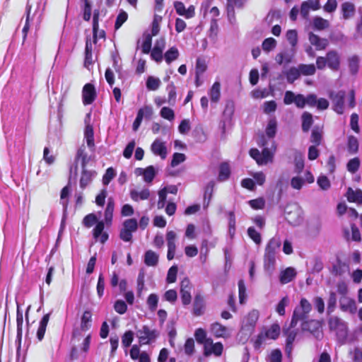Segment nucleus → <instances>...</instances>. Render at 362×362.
<instances>
[{"mask_svg": "<svg viewBox=\"0 0 362 362\" xmlns=\"http://www.w3.org/2000/svg\"><path fill=\"white\" fill-rule=\"evenodd\" d=\"M312 309L313 306L309 300L305 298H302L293 310L291 320V327H296L299 322L303 323V322L308 320Z\"/></svg>", "mask_w": 362, "mask_h": 362, "instance_id": "f257e3e1", "label": "nucleus"}, {"mask_svg": "<svg viewBox=\"0 0 362 362\" xmlns=\"http://www.w3.org/2000/svg\"><path fill=\"white\" fill-rule=\"evenodd\" d=\"M327 66L332 71H338L340 68V56L336 50H330L327 52L325 57H317L316 66L322 70Z\"/></svg>", "mask_w": 362, "mask_h": 362, "instance_id": "f03ea898", "label": "nucleus"}, {"mask_svg": "<svg viewBox=\"0 0 362 362\" xmlns=\"http://www.w3.org/2000/svg\"><path fill=\"white\" fill-rule=\"evenodd\" d=\"M328 326L330 331L335 333L339 341H344L347 337V324L337 316H332L328 319Z\"/></svg>", "mask_w": 362, "mask_h": 362, "instance_id": "7ed1b4c3", "label": "nucleus"}, {"mask_svg": "<svg viewBox=\"0 0 362 362\" xmlns=\"http://www.w3.org/2000/svg\"><path fill=\"white\" fill-rule=\"evenodd\" d=\"M280 326L278 324H273L269 328L262 331L257 337L255 341V348L259 349L267 339H276L280 334Z\"/></svg>", "mask_w": 362, "mask_h": 362, "instance_id": "20e7f679", "label": "nucleus"}, {"mask_svg": "<svg viewBox=\"0 0 362 362\" xmlns=\"http://www.w3.org/2000/svg\"><path fill=\"white\" fill-rule=\"evenodd\" d=\"M159 331L151 329L147 325H144L136 332V336L141 344H150L153 343L159 336Z\"/></svg>", "mask_w": 362, "mask_h": 362, "instance_id": "39448f33", "label": "nucleus"}, {"mask_svg": "<svg viewBox=\"0 0 362 362\" xmlns=\"http://www.w3.org/2000/svg\"><path fill=\"white\" fill-rule=\"evenodd\" d=\"M303 332H309L315 339H321L323 336L322 324L317 320H307L300 325Z\"/></svg>", "mask_w": 362, "mask_h": 362, "instance_id": "423d86ee", "label": "nucleus"}, {"mask_svg": "<svg viewBox=\"0 0 362 362\" xmlns=\"http://www.w3.org/2000/svg\"><path fill=\"white\" fill-rule=\"evenodd\" d=\"M138 228V223L135 218L127 219L124 221L119 233V238L124 242H129L132 239V233Z\"/></svg>", "mask_w": 362, "mask_h": 362, "instance_id": "0eeeda50", "label": "nucleus"}, {"mask_svg": "<svg viewBox=\"0 0 362 362\" xmlns=\"http://www.w3.org/2000/svg\"><path fill=\"white\" fill-rule=\"evenodd\" d=\"M284 214L285 218L291 225H298L302 221L300 209L296 204H287Z\"/></svg>", "mask_w": 362, "mask_h": 362, "instance_id": "6e6552de", "label": "nucleus"}, {"mask_svg": "<svg viewBox=\"0 0 362 362\" xmlns=\"http://www.w3.org/2000/svg\"><path fill=\"white\" fill-rule=\"evenodd\" d=\"M92 325V313L90 310H86L81 318L80 327L73 331V337L81 336V332L88 330Z\"/></svg>", "mask_w": 362, "mask_h": 362, "instance_id": "1a4fd4ad", "label": "nucleus"}, {"mask_svg": "<svg viewBox=\"0 0 362 362\" xmlns=\"http://www.w3.org/2000/svg\"><path fill=\"white\" fill-rule=\"evenodd\" d=\"M192 285L189 279L185 278L180 282V296L182 303L184 305H187L191 303Z\"/></svg>", "mask_w": 362, "mask_h": 362, "instance_id": "9d476101", "label": "nucleus"}, {"mask_svg": "<svg viewBox=\"0 0 362 362\" xmlns=\"http://www.w3.org/2000/svg\"><path fill=\"white\" fill-rule=\"evenodd\" d=\"M97 97L96 90L93 84L88 83L84 85L82 90L83 103L85 105L92 104Z\"/></svg>", "mask_w": 362, "mask_h": 362, "instance_id": "9b49d317", "label": "nucleus"}, {"mask_svg": "<svg viewBox=\"0 0 362 362\" xmlns=\"http://www.w3.org/2000/svg\"><path fill=\"white\" fill-rule=\"evenodd\" d=\"M100 11L95 9L93 11V43L96 44L98 39L105 38V32L104 30H99Z\"/></svg>", "mask_w": 362, "mask_h": 362, "instance_id": "f8f14e48", "label": "nucleus"}, {"mask_svg": "<svg viewBox=\"0 0 362 362\" xmlns=\"http://www.w3.org/2000/svg\"><path fill=\"white\" fill-rule=\"evenodd\" d=\"M339 308L344 312L354 314L357 311V305L354 299L348 296H341L339 298Z\"/></svg>", "mask_w": 362, "mask_h": 362, "instance_id": "ddd939ff", "label": "nucleus"}, {"mask_svg": "<svg viewBox=\"0 0 362 362\" xmlns=\"http://www.w3.org/2000/svg\"><path fill=\"white\" fill-rule=\"evenodd\" d=\"M223 346L221 342L214 343L212 339H209L205 347L204 348V356H208L214 354L216 356H220L222 354Z\"/></svg>", "mask_w": 362, "mask_h": 362, "instance_id": "4468645a", "label": "nucleus"}, {"mask_svg": "<svg viewBox=\"0 0 362 362\" xmlns=\"http://www.w3.org/2000/svg\"><path fill=\"white\" fill-rule=\"evenodd\" d=\"M345 95L346 93L344 90H340L335 95H330V98L333 102V110L339 115L344 113Z\"/></svg>", "mask_w": 362, "mask_h": 362, "instance_id": "2eb2a0df", "label": "nucleus"}, {"mask_svg": "<svg viewBox=\"0 0 362 362\" xmlns=\"http://www.w3.org/2000/svg\"><path fill=\"white\" fill-rule=\"evenodd\" d=\"M308 40L317 51L325 50L329 45L328 39L322 38L313 32L308 33Z\"/></svg>", "mask_w": 362, "mask_h": 362, "instance_id": "dca6fc26", "label": "nucleus"}, {"mask_svg": "<svg viewBox=\"0 0 362 362\" xmlns=\"http://www.w3.org/2000/svg\"><path fill=\"white\" fill-rule=\"evenodd\" d=\"M16 322H17V340L19 342L18 349H17V359L16 362H20L19 358V351L21 349V341L22 339V333H23V313L20 310L19 306L17 307V313H16Z\"/></svg>", "mask_w": 362, "mask_h": 362, "instance_id": "f3484780", "label": "nucleus"}, {"mask_svg": "<svg viewBox=\"0 0 362 362\" xmlns=\"http://www.w3.org/2000/svg\"><path fill=\"white\" fill-rule=\"evenodd\" d=\"M345 197L349 202L356 203L358 205L362 204V190L361 189H354L352 187H348Z\"/></svg>", "mask_w": 362, "mask_h": 362, "instance_id": "a211bd4d", "label": "nucleus"}, {"mask_svg": "<svg viewBox=\"0 0 362 362\" xmlns=\"http://www.w3.org/2000/svg\"><path fill=\"white\" fill-rule=\"evenodd\" d=\"M151 151L156 156H159L162 159L167 156V148L164 142L160 139H156L151 144Z\"/></svg>", "mask_w": 362, "mask_h": 362, "instance_id": "6ab92c4d", "label": "nucleus"}, {"mask_svg": "<svg viewBox=\"0 0 362 362\" xmlns=\"http://www.w3.org/2000/svg\"><path fill=\"white\" fill-rule=\"evenodd\" d=\"M276 255L274 250H268L264 255V269L272 274L275 269Z\"/></svg>", "mask_w": 362, "mask_h": 362, "instance_id": "aec40b11", "label": "nucleus"}, {"mask_svg": "<svg viewBox=\"0 0 362 362\" xmlns=\"http://www.w3.org/2000/svg\"><path fill=\"white\" fill-rule=\"evenodd\" d=\"M210 330L217 338H227L230 336L228 329L218 322L212 323L210 327Z\"/></svg>", "mask_w": 362, "mask_h": 362, "instance_id": "412c9836", "label": "nucleus"}, {"mask_svg": "<svg viewBox=\"0 0 362 362\" xmlns=\"http://www.w3.org/2000/svg\"><path fill=\"white\" fill-rule=\"evenodd\" d=\"M296 275L297 272L293 267H287L280 272L279 281L281 284H286L291 282Z\"/></svg>", "mask_w": 362, "mask_h": 362, "instance_id": "4be33fe9", "label": "nucleus"}, {"mask_svg": "<svg viewBox=\"0 0 362 362\" xmlns=\"http://www.w3.org/2000/svg\"><path fill=\"white\" fill-rule=\"evenodd\" d=\"M341 12L343 19L349 20L354 16L356 6L352 2L345 1L341 5Z\"/></svg>", "mask_w": 362, "mask_h": 362, "instance_id": "5701e85b", "label": "nucleus"}, {"mask_svg": "<svg viewBox=\"0 0 362 362\" xmlns=\"http://www.w3.org/2000/svg\"><path fill=\"white\" fill-rule=\"evenodd\" d=\"M248 0H226V11L228 16H235V7L242 8Z\"/></svg>", "mask_w": 362, "mask_h": 362, "instance_id": "b1692460", "label": "nucleus"}, {"mask_svg": "<svg viewBox=\"0 0 362 362\" xmlns=\"http://www.w3.org/2000/svg\"><path fill=\"white\" fill-rule=\"evenodd\" d=\"M204 298L200 294H197L193 303V314L196 316H200L204 313Z\"/></svg>", "mask_w": 362, "mask_h": 362, "instance_id": "393cba45", "label": "nucleus"}, {"mask_svg": "<svg viewBox=\"0 0 362 362\" xmlns=\"http://www.w3.org/2000/svg\"><path fill=\"white\" fill-rule=\"evenodd\" d=\"M115 209V201L112 197H109L107 204L105 210V221L107 225H110L112 221L113 212Z\"/></svg>", "mask_w": 362, "mask_h": 362, "instance_id": "a878e982", "label": "nucleus"}, {"mask_svg": "<svg viewBox=\"0 0 362 362\" xmlns=\"http://www.w3.org/2000/svg\"><path fill=\"white\" fill-rule=\"evenodd\" d=\"M93 64V47L89 39H86L85 48L84 66L88 68Z\"/></svg>", "mask_w": 362, "mask_h": 362, "instance_id": "bb28decb", "label": "nucleus"}, {"mask_svg": "<svg viewBox=\"0 0 362 362\" xmlns=\"http://www.w3.org/2000/svg\"><path fill=\"white\" fill-rule=\"evenodd\" d=\"M50 313L45 315L40 321L39 327L37 331V337L41 341L44 338L46 327L49 320Z\"/></svg>", "mask_w": 362, "mask_h": 362, "instance_id": "cd10ccee", "label": "nucleus"}, {"mask_svg": "<svg viewBox=\"0 0 362 362\" xmlns=\"http://www.w3.org/2000/svg\"><path fill=\"white\" fill-rule=\"evenodd\" d=\"M302 119V130L303 132H308L310 127L313 124V118L311 113L308 112H304L301 115Z\"/></svg>", "mask_w": 362, "mask_h": 362, "instance_id": "c85d7f7f", "label": "nucleus"}, {"mask_svg": "<svg viewBox=\"0 0 362 362\" xmlns=\"http://www.w3.org/2000/svg\"><path fill=\"white\" fill-rule=\"evenodd\" d=\"M93 173L83 168L79 181L80 187L85 189L92 181Z\"/></svg>", "mask_w": 362, "mask_h": 362, "instance_id": "c756f323", "label": "nucleus"}, {"mask_svg": "<svg viewBox=\"0 0 362 362\" xmlns=\"http://www.w3.org/2000/svg\"><path fill=\"white\" fill-rule=\"evenodd\" d=\"M136 170L139 171L140 175H143L144 180L146 182H151L155 177L156 171L153 166L150 165L146 168H137Z\"/></svg>", "mask_w": 362, "mask_h": 362, "instance_id": "7c9ffc66", "label": "nucleus"}, {"mask_svg": "<svg viewBox=\"0 0 362 362\" xmlns=\"http://www.w3.org/2000/svg\"><path fill=\"white\" fill-rule=\"evenodd\" d=\"M359 144L357 138L350 135L348 136L347 151L349 154L353 155L358 151Z\"/></svg>", "mask_w": 362, "mask_h": 362, "instance_id": "2f4dec72", "label": "nucleus"}, {"mask_svg": "<svg viewBox=\"0 0 362 362\" xmlns=\"http://www.w3.org/2000/svg\"><path fill=\"white\" fill-rule=\"evenodd\" d=\"M230 169L228 163H222L219 166V173L218 176V179L219 181L223 182L226 181L230 177Z\"/></svg>", "mask_w": 362, "mask_h": 362, "instance_id": "473e14b6", "label": "nucleus"}, {"mask_svg": "<svg viewBox=\"0 0 362 362\" xmlns=\"http://www.w3.org/2000/svg\"><path fill=\"white\" fill-rule=\"evenodd\" d=\"M298 68L300 76H313L316 72V67L313 64H300L298 66Z\"/></svg>", "mask_w": 362, "mask_h": 362, "instance_id": "72a5a7b5", "label": "nucleus"}, {"mask_svg": "<svg viewBox=\"0 0 362 362\" xmlns=\"http://www.w3.org/2000/svg\"><path fill=\"white\" fill-rule=\"evenodd\" d=\"M215 187L214 181H210L205 187L204 194V204L206 206H208L210 201L212 198L214 189Z\"/></svg>", "mask_w": 362, "mask_h": 362, "instance_id": "f704fd0d", "label": "nucleus"}, {"mask_svg": "<svg viewBox=\"0 0 362 362\" xmlns=\"http://www.w3.org/2000/svg\"><path fill=\"white\" fill-rule=\"evenodd\" d=\"M131 198L136 202L139 200H146L150 197V191L148 189H144L140 192L132 190L130 192Z\"/></svg>", "mask_w": 362, "mask_h": 362, "instance_id": "c9c22d12", "label": "nucleus"}, {"mask_svg": "<svg viewBox=\"0 0 362 362\" xmlns=\"http://www.w3.org/2000/svg\"><path fill=\"white\" fill-rule=\"evenodd\" d=\"M322 140V131L319 127H315L311 132L310 142L315 146H320Z\"/></svg>", "mask_w": 362, "mask_h": 362, "instance_id": "e433bc0d", "label": "nucleus"}, {"mask_svg": "<svg viewBox=\"0 0 362 362\" xmlns=\"http://www.w3.org/2000/svg\"><path fill=\"white\" fill-rule=\"evenodd\" d=\"M178 49L173 46L170 47L164 54V59L168 64H170L173 61L176 60L179 57Z\"/></svg>", "mask_w": 362, "mask_h": 362, "instance_id": "4c0bfd02", "label": "nucleus"}, {"mask_svg": "<svg viewBox=\"0 0 362 362\" xmlns=\"http://www.w3.org/2000/svg\"><path fill=\"white\" fill-rule=\"evenodd\" d=\"M259 315L258 310H252L250 311L245 317V326L254 328L259 319Z\"/></svg>", "mask_w": 362, "mask_h": 362, "instance_id": "58836bf2", "label": "nucleus"}, {"mask_svg": "<svg viewBox=\"0 0 362 362\" xmlns=\"http://www.w3.org/2000/svg\"><path fill=\"white\" fill-rule=\"evenodd\" d=\"M158 261V255L152 250H147L144 255V262L147 266L154 267Z\"/></svg>", "mask_w": 362, "mask_h": 362, "instance_id": "ea45409f", "label": "nucleus"}, {"mask_svg": "<svg viewBox=\"0 0 362 362\" xmlns=\"http://www.w3.org/2000/svg\"><path fill=\"white\" fill-rule=\"evenodd\" d=\"M221 84L219 82L216 81L211 86L209 92L210 98L211 102L216 103L218 101L221 95L220 93Z\"/></svg>", "mask_w": 362, "mask_h": 362, "instance_id": "a19ab883", "label": "nucleus"}, {"mask_svg": "<svg viewBox=\"0 0 362 362\" xmlns=\"http://www.w3.org/2000/svg\"><path fill=\"white\" fill-rule=\"evenodd\" d=\"M283 332L284 334L286 337V343L289 344L293 343L298 331L297 329H295V327H291L290 325L288 328L284 329Z\"/></svg>", "mask_w": 362, "mask_h": 362, "instance_id": "79ce46f5", "label": "nucleus"}, {"mask_svg": "<svg viewBox=\"0 0 362 362\" xmlns=\"http://www.w3.org/2000/svg\"><path fill=\"white\" fill-rule=\"evenodd\" d=\"M313 28L317 30H323L329 25V21L320 16H315L313 21Z\"/></svg>", "mask_w": 362, "mask_h": 362, "instance_id": "37998d69", "label": "nucleus"}, {"mask_svg": "<svg viewBox=\"0 0 362 362\" xmlns=\"http://www.w3.org/2000/svg\"><path fill=\"white\" fill-rule=\"evenodd\" d=\"M277 122L276 118H272L269 120L266 127V134L269 138H274L276 133Z\"/></svg>", "mask_w": 362, "mask_h": 362, "instance_id": "c03bdc74", "label": "nucleus"}, {"mask_svg": "<svg viewBox=\"0 0 362 362\" xmlns=\"http://www.w3.org/2000/svg\"><path fill=\"white\" fill-rule=\"evenodd\" d=\"M337 294L334 291H330L327 300V313L330 315L333 313L337 307Z\"/></svg>", "mask_w": 362, "mask_h": 362, "instance_id": "a18cd8bd", "label": "nucleus"}, {"mask_svg": "<svg viewBox=\"0 0 362 362\" xmlns=\"http://www.w3.org/2000/svg\"><path fill=\"white\" fill-rule=\"evenodd\" d=\"M167 90L168 91V103L170 105H175L176 103V87L173 82H171L167 86Z\"/></svg>", "mask_w": 362, "mask_h": 362, "instance_id": "49530a36", "label": "nucleus"}, {"mask_svg": "<svg viewBox=\"0 0 362 362\" xmlns=\"http://www.w3.org/2000/svg\"><path fill=\"white\" fill-rule=\"evenodd\" d=\"M300 76L298 67H291L286 72V80L289 83H293Z\"/></svg>", "mask_w": 362, "mask_h": 362, "instance_id": "de8ad7c7", "label": "nucleus"}, {"mask_svg": "<svg viewBox=\"0 0 362 362\" xmlns=\"http://www.w3.org/2000/svg\"><path fill=\"white\" fill-rule=\"evenodd\" d=\"M194 337L197 343L204 345V348L209 338L206 337V332L202 328H198L195 330Z\"/></svg>", "mask_w": 362, "mask_h": 362, "instance_id": "09e8293b", "label": "nucleus"}, {"mask_svg": "<svg viewBox=\"0 0 362 362\" xmlns=\"http://www.w3.org/2000/svg\"><path fill=\"white\" fill-rule=\"evenodd\" d=\"M146 88L149 90H156L160 86V81L158 78L148 76L146 80Z\"/></svg>", "mask_w": 362, "mask_h": 362, "instance_id": "8fccbe9b", "label": "nucleus"}, {"mask_svg": "<svg viewBox=\"0 0 362 362\" xmlns=\"http://www.w3.org/2000/svg\"><path fill=\"white\" fill-rule=\"evenodd\" d=\"M349 68L352 74H356L359 68V58L354 55L349 59Z\"/></svg>", "mask_w": 362, "mask_h": 362, "instance_id": "3c124183", "label": "nucleus"}, {"mask_svg": "<svg viewBox=\"0 0 362 362\" xmlns=\"http://www.w3.org/2000/svg\"><path fill=\"white\" fill-rule=\"evenodd\" d=\"M218 33V21L216 18H212L210 23V28L209 31V37L211 40H215L217 38Z\"/></svg>", "mask_w": 362, "mask_h": 362, "instance_id": "603ef678", "label": "nucleus"}, {"mask_svg": "<svg viewBox=\"0 0 362 362\" xmlns=\"http://www.w3.org/2000/svg\"><path fill=\"white\" fill-rule=\"evenodd\" d=\"M347 268H348V266L345 263H343L339 259H337V262L333 264L332 272L335 275H341L344 272H345V271Z\"/></svg>", "mask_w": 362, "mask_h": 362, "instance_id": "864d4df0", "label": "nucleus"}, {"mask_svg": "<svg viewBox=\"0 0 362 362\" xmlns=\"http://www.w3.org/2000/svg\"><path fill=\"white\" fill-rule=\"evenodd\" d=\"M167 187H163L158 192V201L157 203L158 209H160L164 208L166 203L167 198Z\"/></svg>", "mask_w": 362, "mask_h": 362, "instance_id": "5fc2aeb1", "label": "nucleus"}, {"mask_svg": "<svg viewBox=\"0 0 362 362\" xmlns=\"http://www.w3.org/2000/svg\"><path fill=\"white\" fill-rule=\"evenodd\" d=\"M289 298L288 296H285L282 298V299L279 302V303L276 305V311L278 313L279 315H285V308L289 303Z\"/></svg>", "mask_w": 362, "mask_h": 362, "instance_id": "6e6d98bb", "label": "nucleus"}, {"mask_svg": "<svg viewBox=\"0 0 362 362\" xmlns=\"http://www.w3.org/2000/svg\"><path fill=\"white\" fill-rule=\"evenodd\" d=\"M158 297L155 293H151L147 298V305L151 311H155L158 307Z\"/></svg>", "mask_w": 362, "mask_h": 362, "instance_id": "4d7b16f0", "label": "nucleus"}, {"mask_svg": "<svg viewBox=\"0 0 362 362\" xmlns=\"http://www.w3.org/2000/svg\"><path fill=\"white\" fill-rule=\"evenodd\" d=\"M207 69V66L206 62L204 59L197 58L195 66V74L196 75H202L203 74Z\"/></svg>", "mask_w": 362, "mask_h": 362, "instance_id": "13d9d810", "label": "nucleus"}, {"mask_svg": "<svg viewBox=\"0 0 362 362\" xmlns=\"http://www.w3.org/2000/svg\"><path fill=\"white\" fill-rule=\"evenodd\" d=\"M128 18V14L124 11H121L117 16L115 23V29L118 30L121 28L123 23H124Z\"/></svg>", "mask_w": 362, "mask_h": 362, "instance_id": "bf43d9fd", "label": "nucleus"}, {"mask_svg": "<svg viewBox=\"0 0 362 362\" xmlns=\"http://www.w3.org/2000/svg\"><path fill=\"white\" fill-rule=\"evenodd\" d=\"M276 46V41L273 37L266 38L262 45V49L265 52H270Z\"/></svg>", "mask_w": 362, "mask_h": 362, "instance_id": "052dcab7", "label": "nucleus"}, {"mask_svg": "<svg viewBox=\"0 0 362 362\" xmlns=\"http://www.w3.org/2000/svg\"><path fill=\"white\" fill-rule=\"evenodd\" d=\"M360 160L358 158H354L348 162L346 165L347 170L351 173H355L359 168Z\"/></svg>", "mask_w": 362, "mask_h": 362, "instance_id": "680f3d73", "label": "nucleus"}, {"mask_svg": "<svg viewBox=\"0 0 362 362\" xmlns=\"http://www.w3.org/2000/svg\"><path fill=\"white\" fill-rule=\"evenodd\" d=\"M160 115L161 117L169 121H172L175 119L173 110L168 107H163L160 110Z\"/></svg>", "mask_w": 362, "mask_h": 362, "instance_id": "e2e57ef3", "label": "nucleus"}, {"mask_svg": "<svg viewBox=\"0 0 362 362\" xmlns=\"http://www.w3.org/2000/svg\"><path fill=\"white\" fill-rule=\"evenodd\" d=\"M262 165H265L269 162H272L274 153L268 148L264 147L261 153Z\"/></svg>", "mask_w": 362, "mask_h": 362, "instance_id": "0e129e2a", "label": "nucleus"}, {"mask_svg": "<svg viewBox=\"0 0 362 362\" xmlns=\"http://www.w3.org/2000/svg\"><path fill=\"white\" fill-rule=\"evenodd\" d=\"M115 175L116 174L114 168L112 167L108 168L106 170L105 173L103 176V185H107L111 182V180L115 177Z\"/></svg>", "mask_w": 362, "mask_h": 362, "instance_id": "69168bd1", "label": "nucleus"}, {"mask_svg": "<svg viewBox=\"0 0 362 362\" xmlns=\"http://www.w3.org/2000/svg\"><path fill=\"white\" fill-rule=\"evenodd\" d=\"M249 204L254 209H263L265 206V200L263 197H259L257 199L250 200Z\"/></svg>", "mask_w": 362, "mask_h": 362, "instance_id": "338daca9", "label": "nucleus"}, {"mask_svg": "<svg viewBox=\"0 0 362 362\" xmlns=\"http://www.w3.org/2000/svg\"><path fill=\"white\" fill-rule=\"evenodd\" d=\"M286 39L292 47H295L298 43V33L296 30H288L286 33Z\"/></svg>", "mask_w": 362, "mask_h": 362, "instance_id": "774afa93", "label": "nucleus"}]
</instances>
